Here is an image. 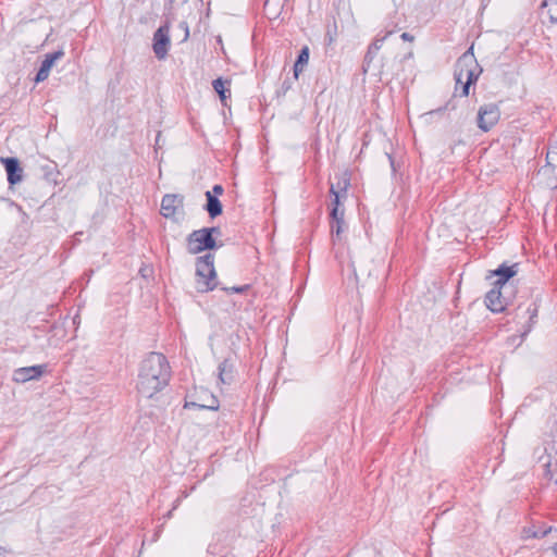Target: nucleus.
Listing matches in <instances>:
<instances>
[{
  "label": "nucleus",
  "mask_w": 557,
  "mask_h": 557,
  "mask_svg": "<svg viewBox=\"0 0 557 557\" xmlns=\"http://www.w3.org/2000/svg\"><path fill=\"white\" fill-rule=\"evenodd\" d=\"M171 379V367L161 352H149L140 362L137 375V392L146 398H152L164 389Z\"/></svg>",
  "instance_id": "obj_1"
},
{
  "label": "nucleus",
  "mask_w": 557,
  "mask_h": 557,
  "mask_svg": "<svg viewBox=\"0 0 557 557\" xmlns=\"http://www.w3.org/2000/svg\"><path fill=\"white\" fill-rule=\"evenodd\" d=\"M482 67L478 63L474 53L473 46L469 47L457 60L455 65L454 77L456 81L455 91L458 90L459 83L465 79L468 85H474L482 73Z\"/></svg>",
  "instance_id": "obj_2"
},
{
  "label": "nucleus",
  "mask_w": 557,
  "mask_h": 557,
  "mask_svg": "<svg viewBox=\"0 0 557 557\" xmlns=\"http://www.w3.org/2000/svg\"><path fill=\"white\" fill-rule=\"evenodd\" d=\"M196 283L197 290L200 293L211 292L219 285L212 253L209 252L197 258Z\"/></svg>",
  "instance_id": "obj_3"
},
{
  "label": "nucleus",
  "mask_w": 557,
  "mask_h": 557,
  "mask_svg": "<svg viewBox=\"0 0 557 557\" xmlns=\"http://www.w3.org/2000/svg\"><path fill=\"white\" fill-rule=\"evenodd\" d=\"M221 246L222 244L218 245L215 238L210 236V233L206 232L203 228L193 231L187 236L188 251L193 255L200 253L205 250H212Z\"/></svg>",
  "instance_id": "obj_4"
},
{
  "label": "nucleus",
  "mask_w": 557,
  "mask_h": 557,
  "mask_svg": "<svg viewBox=\"0 0 557 557\" xmlns=\"http://www.w3.org/2000/svg\"><path fill=\"white\" fill-rule=\"evenodd\" d=\"M331 206L330 226L332 242L335 245L342 240V235L347 230V224L344 220V209H341L338 206V197L335 200H332Z\"/></svg>",
  "instance_id": "obj_5"
},
{
  "label": "nucleus",
  "mask_w": 557,
  "mask_h": 557,
  "mask_svg": "<svg viewBox=\"0 0 557 557\" xmlns=\"http://www.w3.org/2000/svg\"><path fill=\"white\" fill-rule=\"evenodd\" d=\"M500 111L497 104L486 103L479 108L476 124L482 132L491 131L499 121Z\"/></svg>",
  "instance_id": "obj_6"
},
{
  "label": "nucleus",
  "mask_w": 557,
  "mask_h": 557,
  "mask_svg": "<svg viewBox=\"0 0 557 557\" xmlns=\"http://www.w3.org/2000/svg\"><path fill=\"white\" fill-rule=\"evenodd\" d=\"M170 48V27L168 24L161 25L153 34L152 49L159 60H163Z\"/></svg>",
  "instance_id": "obj_7"
},
{
  "label": "nucleus",
  "mask_w": 557,
  "mask_h": 557,
  "mask_svg": "<svg viewBox=\"0 0 557 557\" xmlns=\"http://www.w3.org/2000/svg\"><path fill=\"white\" fill-rule=\"evenodd\" d=\"M503 288L494 284L493 288L485 295L484 302L492 312H503L508 306V300L503 296Z\"/></svg>",
  "instance_id": "obj_8"
},
{
  "label": "nucleus",
  "mask_w": 557,
  "mask_h": 557,
  "mask_svg": "<svg viewBox=\"0 0 557 557\" xmlns=\"http://www.w3.org/2000/svg\"><path fill=\"white\" fill-rule=\"evenodd\" d=\"M0 162L4 165L8 183L13 186L20 183L23 178V169L17 158L7 157L0 158Z\"/></svg>",
  "instance_id": "obj_9"
},
{
  "label": "nucleus",
  "mask_w": 557,
  "mask_h": 557,
  "mask_svg": "<svg viewBox=\"0 0 557 557\" xmlns=\"http://www.w3.org/2000/svg\"><path fill=\"white\" fill-rule=\"evenodd\" d=\"M46 368V364L18 368L13 372V381L16 383H26L30 380H37L44 374Z\"/></svg>",
  "instance_id": "obj_10"
},
{
  "label": "nucleus",
  "mask_w": 557,
  "mask_h": 557,
  "mask_svg": "<svg viewBox=\"0 0 557 557\" xmlns=\"http://www.w3.org/2000/svg\"><path fill=\"white\" fill-rule=\"evenodd\" d=\"M184 197L175 194H166L161 200V214L166 219L175 216L178 208L183 207Z\"/></svg>",
  "instance_id": "obj_11"
},
{
  "label": "nucleus",
  "mask_w": 557,
  "mask_h": 557,
  "mask_svg": "<svg viewBox=\"0 0 557 557\" xmlns=\"http://www.w3.org/2000/svg\"><path fill=\"white\" fill-rule=\"evenodd\" d=\"M519 263L507 265L506 263L500 264L496 270L491 271L487 278L491 276H497L494 282L496 286L505 287L507 282L518 273Z\"/></svg>",
  "instance_id": "obj_12"
},
{
  "label": "nucleus",
  "mask_w": 557,
  "mask_h": 557,
  "mask_svg": "<svg viewBox=\"0 0 557 557\" xmlns=\"http://www.w3.org/2000/svg\"><path fill=\"white\" fill-rule=\"evenodd\" d=\"M337 180L336 183H332L330 187V194L333 197L332 200H335L338 196V206H341V199L347 197V190L350 186V177L347 172L343 173L339 176H335Z\"/></svg>",
  "instance_id": "obj_13"
},
{
  "label": "nucleus",
  "mask_w": 557,
  "mask_h": 557,
  "mask_svg": "<svg viewBox=\"0 0 557 557\" xmlns=\"http://www.w3.org/2000/svg\"><path fill=\"white\" fill-rule=\"evenodd\" d=\"M343 271L344 272L348 271L349 277L354 276L356 284H358V282H359V274L366 275V276H370V274H371V269H370L369 262L359 260L355 256L350 257V261L347 265V270L343 269Z\"/></svg>",
  "instance_id": "obj_14"
},
{
  "label": "nucleus",
  "mask_w": 557,
  "mask_h": 557,
  "mask_svg": "<svg viewBox=\"0 0 557 557\" xmlns=\"http://www.w3.org/2000/svg\"><path fill=\"white\" fill-rule=\"evenodd\" d=\"M235 379V367L230 359H224L218 367V380L221 384L230 385Z\"/></svg>",
  "instance_id": "obj_15"
},
{
  "label": "nucleus",
  "mask_w": 557,
  "mask_h": 557,
  "mask_svg": "<svg viewBox=\"0 0 557 557\" xmlns=\"http://www.w3.org/2000/svg\"><path fill=\"white\" fill-rule=\"evenodd\" d=\"M549 172H554L555 176L552 182L547 183L550 188L557 187V150H549L546 154V164L541 169L542 175H547Z\"/></svg>",
  "instance_id": "obj_16"
},
{
  "label": "nucleus",
  "mask_w": 557,
  "mask_h": 557,
  "mask_svg": "<svg viewBox=\"0 0 557 557\" xmlns=\"http://www.w3.org/2000/svg\"><path fill=\"white\" fill-rule=\"evenodd\" d=\"M207 203L205 210L208 212L211 219L219 216L223 211V206L219 198L211 191H206Z\"/></svg>",
  "instance_id": "obj_17"
},
{
  "label": "nucleus",
  "mask_w": 557,
  "mask_h": 557,
  "mask_svg": "<svg viewBox=\"0 0 557 557\" xmlns=\"http://www.w3.org/2000/svg\"><path fill=\"white\" fill-rule=\"evenodd\" d=\"M309 54H310V51H309L308 46H304L301 48V50L296 59V62L294 64V67H293L295 79H298L299 74L302 73L305 66L308 64Z\"/></svg>",
  "instance_id": "obj_18"
},
{
  "label": "nucleus",
  "mask_w": 557,
  "mask_h": 557,
  "mask_svg": "<svg viewBox=\"0 0 557 557\" xmlns=\"http://www.w3.org/2000/svg\"><path fill=\"white\" fill-rule=\"evenodd\" d=\"M527 312L529 314V322L525 325L524 331L521 334L522 339L531 332L533 325L536 323V318H537V313H539V306H537V304L535 301L532 302L528 307Z\"/></svg>",
  "instance_id": "obj_19"
},
{
  "label": "nucleus",
  "mask_w": 557,
  "mask_h": 557,
  "mask_svg": "<svg viewBox=\"0 0 557 557\" xmlns=\"http://www.w3.org/2000/svg\"><path fill=\"white\" fill-rule=\"evenodd\" d=\"M227 85H230V82L223 81L221 77L212 82L213 89L220 96L222 101L231 97V90L226 87Z\"/></svg>",
  "instance_id": "obj_20"
},
{
  "label": "nucleus",
  "mask_w": 557,
  "mask_h": 557,
  "mask_svg": "<svg viewBox=\"0 0 557 557\" xmlns=\"http://www.w3.org/2000/svg\"><path fill=\"white\" fill-rule=\"evenodd\" d=\"M541 8L547 9L550 23L557 24V0H543Z\"/></svg>",
  "instance_id": "obj_21"
},
{
  "label": "nucleus",
  "mask_w": 557,
  "mask_h": 557,
  "mask_svg": "<svg viewBox=\"0 0 557 557\" xmlns=\"http://www.w3.org/2000/svg\"><path fill=\"white\" fill-rule=\"evenodd\" d=\"M63 55H64V52L62 50H58V51H54V52H51V53H47L45 55V59L42 60L40 66L51 71V67L53 66L55 61L61 59Z\"/></svg>",
  "instance_id": "obj_22"
},
{
  "label": "nucleus",
  "mask_w": 557,
  "mask_h": 557,
  "mask_svg": "<svg viewBox=\"0 0 557 557\" xmlns=\"http://www.w3.org/2000/svg\"><path fill=\"white\" fill-rule=\"evenodd\" d=\"M185 409L198 408V409H209V410H218L219 401L216 398L212 397V403L210 405H201L195 401H185Z\"/></svg>",
  "instance_id": "obj_23"
},
{
  "label": "nucleus",
  "mask_w": 557,
  "mask_h": 557,
  "mask_svg": "<svg viewBox=\"0 0 557 557\" xmlns=\"http://www.w3.org/2000/svg\"><path fill=\"white\" fill-rule=\"evenodd\" d=\"M549 532H550V528L543 530V531H533L531 529H524L523 537L524 539H530V537L542 539V537L546 536Z\"/></svg>",
  "instance_id": "obj_24"
},
{
  "label": "nucleus",
  "mask_w": 557,
  "mask_h": 557,
  "mask_svg": "<svg viewBox=\"0 0 557 557\" xmlns=\"http://www.w3.org/2000/svg\"><path fill=\"white\" fill-rule=\"evenodd\" d=\"M375 55H376L375 52L368 49V51L364 55V59H363V63H362V72L363 73H368L371 70V64H372V61L374 60Z\"/></svg>",
  "instance_id": "obj_25"
},
{
  "label": "nucleus",
  "mask_w": 557,
  "mask_h": 557,
  "mask_svg": "<svg viewBox=\"0 0 557 557\" xmlns=\"http://www.w3.org/2000/svg\"><path fill=\"white\" fill-rule=\"evenodd\" d=\"M392 32H387L383 37H376L373 42L369 46L368 49H370L371 51L377 53L379 50L381 49L384 40L387 38L388 35H391Z\"/></svg>",
  "instance_id": "obj_26"
},
{
  "label": "nucleus",
  "mask_w": 557,
  "mask_h": 557,
  "mask_svg": "<svg viewBox=\"0 0 557 557\" xmlns=\"http://www.w3.org/2000/svg\"><path fill=\"white\" fill-rule=\"evenodd\" d=\"M50 74V71L47 70V69H44L42 66L39 67L36 76H35V82L36 83H40V82H44L48 78Z\"/></svg>",
  "instance_id": "obj_27"
},
{
  "label": "nucleus",
  "mask_w": 557,
  "mask_h": 557,
  "mask_svg": "<svg viewBox=\"0 0 557 557\" xmlns=\"http://www.w3.org/2000/svg\"><path fill=\"white\" fill-rule=\"evenodd\" d=\"M249 287L250 286L248 284H246V285H242V286H233L231 288L223 287L222 289L227 293L243 294V293L247 292L249 289Z\"/></svg>",
  "instance_id": "obj_28"
},
{
  "label": "nucleus",
  "mask_w": 557,
  "mask_h": 557,
  "mask_svg": "<svg viewBox=\"0 0 557 557\" xmlns=\"http://www.w3.org/2000/svg\"><path fill=\"white\" fill-rule=\"evenodd\" d=\"M544 476L546 480L553 481L555 484H557V478H555V474L552 472L549 462L545 463Z\"/></svg>",
  "instance_id": "obj_29"
},
{
  "label": "nucleus",
  "mask_w": 557,
  "mask_h": 557,
  "mask_svg": "<svg viewBox=\"0 0 557 557\" xmlns=\"http://www.w3.org/2000/svg\"><path fill=\"white\" fill-rule=\"evenodd\" d=\"M178 26H180V28H181V29L183 30V33H184V36H183L182 41L187 40V39H188V37H189V28H188V24H187L186 22H181Z\"/></svg>",
  "instance_id": "obj_30"
},
{
  "label": "nucleus",
  "mask_w": 557,
  "mask_h": 557,
  "mask_svg": "<svg viewBox=\"0 0 557 557\" xmlns=\"http://www.w3.org/2000/svg\"><path fill=\"white\" fill-rule=\"evenodd\" d=\"M459 85L461 86V92H460V96L461 97H467L469 96V91H470V86L471 85H468V83L463 79L462 83H459Z\"/></svg>",
  "instance_id": "obj_31"
},
{
  "label": "nucleus",
  "mask_w": 557,
  "mask_h": 557,
  "mask_svg": "<svg viewBox=\"0 0 557 557\" xmlns=\"http://www.w3.org/2000/svg\"><path fill=\"white\" fill-rule=\"evenodd\" d=\"M202 228L206 230V232H209L210 236H212V237H214V235H220L221 234V230L218 226L202 227Z\"/></svg>",
  "instance_id": "obj_32"
},
{
  "label": "nucleus",
  "mask_w": 557,
  "mask_h": 557,
  "mask_svg": "<svg viewBox=\"0 0 557 557\" xmlns=\"http://www.w3.org/2000/svg\"><path fill=\"white\" fill-rule=\"evenodd\" d=\"M210 191H211L213 195H215V196L218 197L219 195H222V194H223L224 188H223V186H222V185L216 184V185H214V186L212 187V190H210Z\"/></svg>",
  "instance_id": "obj_33"
},
{
  "label": "nucleus",
  "mask_w": 557,
  "mask_h": 557,
  "mask_svg": "<svg viewBox=\"0 0 557 557\" xmlns=\"http://www.w3.org/2000/svg\"><path fill=\"white\" fill-rule=\"evenodd\" d=\"M400 37L405 41H412L413 40V36L410 35L409 33H403Z\"/></svg>",
  "instance_id": "obj_34"
},
{
  "label": "nucleus",
  "mask_w": 557,
  "mask_h": 557,
  "mask_svg": "<svg viewBox=\"0 0 557 557\" xmlns=\"http://www.w3.org/2000/svg\"><path fill=\"white\" fill-rule=\"evenodd\" d=\"M289 88H290V83L287 82V81H284L283 84H282V89L284 91H287Z\"/></svg>",
  "instance_id": "obj_35"
},
{
  "label": "nucleus",
  "mask_w": 557,
  "mask_h": 557,
  "mask_svg": "<svg viewBox=\"0 0 557 557\" xmlns=\"http://www.w3.org/2000/svg\"><path fill=\"white\" fill-rule=\"evenodd\" d=\"M546 176H547V181H546V184H547L548 182H552L554 180L555 173L549 172Z\"/></svg>",
  "instance_id": "obj_36"
},
{
  "label": "nucleus",
  "mask_w": 557,
  "mask_h": 557,
  "mask_svg": "<svg viewBox=\"0 0 557 557\" xmlns=\"http://www.w3.org/2000/svg\"><path fill=\"white\" fill-rule=\"evenodd\" d=\"M413 55L412 51H409L405 57H404V60L406 59H411Z\"/></svg>",
  "instance_id": "obj_37"
},
{
  "label": "nucleus",
  "mask_w": 557,
  "mask_h": 557,
  "mask_svg": "<svg viewBox=\"0 0 557 557\" xmlns=\"http://www.w3.org/2000/svg\"><path fill=\"white\" fill-rule=\"evenodd\" d=\"M387 156H388V159H389V161H391V165H392V168H394V160H393V158H392L389 154H387Z\"/></svg>",
  "instance_id": "obj_38"
},
{
  "label": "nucleus",
  "mask_w": 557,
  "mask_h": 557,
  "mask_svg": "<svg viewBox=\"0 0 557 557\" xmlns=\"http://www.w3.org/2000/svg\"><path fill=\"white\" fill-rule=\"evenodd\" d=\"M553 550H554V553H555V555L557 557V543L553 546Z\"/></svg>",
  "instance_id": "obj_39"
},
{
  "label": "nucleus",
  "mask_w": 557,
  "mask_h": 557,
  "mask_svg": "<svg viewBox=\"0 0 557 557\" xmlns=\"http://www.w3.org/2000/svg\"><path fill=\"white\" fill-rule=\"evenodd\" d=\"M172 515V510H170L168 513H166V518H170Z\"/></svg>",
  "instance_id": "obj_40"
}]
</instances>
